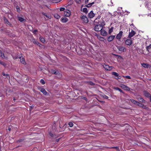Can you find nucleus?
Wrapping results in <instances>:
<instances>
[{"mask_svg": "<svg viewBox=\"0 0 151 151\" xmlns=\"http://www.w3.org/2000/svg\"><path fill=\"white\" fill-rule=\"evenodd\" d=\"M104 25H105V24L104 22L102 23L101 24L96 25L95 26L94 29L96 31H100Z\"/></svg>", "mask_w": 151, "mask_h": 151, "instance_id": "f257e3e1", "label": "nucleus"}, {"mask_svg": "<svg viewBox=\"0 0 151 151\" xmlns=\"http://www.w3.org/2000/svg\"><path fill=\"white\" fill-rule=\"evenodd\" d=\"M13 57L14 59H16L18 58H20V61L24 65H25L26 64V63L24 59L23 58H22V56H21V55H19L17 57H15L13 56Z\"/></svg>", "mask_w": 151, "mask_h": 151, "instance_id": "f03ea898", "label": "nucleus"}, {"mask_svg": "<svg viewBox=\"0 0 151 151\" xmlns=\"http://www.w3.org/2000/svg\"><path fill=\"white\" fill-rule=\"evenodd\" d=\"M81 19L83 23L86 24L88 22V19L86 16L83 15L81 17Z\"/></svg>", "mask_w": 151, "mask_h": 151, "instance_id": "7ed1b4c3", "label": "nucleus"}, {"mask_svg": "<svg viewBox=\"0 0 151 151\" xmlns=\"http://www.w3.org/2000/svg\"><path fill=\"white\" fill-rule=\"evenodd\" d=\"M64 15L65 16L67 17H69L71 14V12L70 10H66L64 12Z\"/></svg>", "mask_w": 151, "mask_h": 151, "instance_id": "20e7f679", "label": "nucleus"}, {"mask_svg": "<svg viewBox=\"0 0 151 151\" xmlns=\"http://www.w3.org/2000/svg\"><path fill=\"white\" fill-rule=\"evenodd\" d=\"M132 43V41L131 39H127L125 41V43L126 45H130Z\"/></svg>", "mask_w": 151, "mask_h": 151, "instance_id": "39448f33", "label": "nucleus"}, {"mask_svg": "<svg viewBox=\"0 0 151 151\" xmlns=\"http://www.w3.org/2000/svg\"><path fill=\"white\" fill-rule=\"evenodd\" d=\"M118 49L121 52H125L126 50L125 47L123 46H119L117 47Z\"/></svg>", "mask_w": 151, "mask_h": 151, "instance_id": "423d86ee", "label": "nucleus"}, {"mask_svg": "<svg viewBox=\"0 0 151 151\" xmlns=\"http://www.w3.org/2000/svg\"><path fill=\"white\" fill-rule=\"evenodd\" d=\"M123 32L122 31H120L116 36V38L118 40H120L122 35Z\"/></svg>", "mask_w": 151, "mask_h": 151, "instance_id": "0eeeda50", "label": "nucleus"}, {"mask_svg": "<svg viewBox=\"0 0 151 151\" xmlns=\"http://www.w3.org/2000/svg\"><path fill=\"white\" fill-rule=\"evenodd\" d=\"M103 67L106 70H111L113 68L112 67H110L108 65H104Z\"/></svg>", "mask_w": 151, "mask_h": 151, "instance_id": "6e6552de", "label": "nucleus"}, {"mask_svg": "<svg viewBox=\"0 0 151 151\" xmlns=\"http://www.w3.org/2000/svg\"><path fill=\"white\" fill-rule=\"evenodd\" d=\"M135 32L133 31V29H132L131 31L129 32L128 37L130 38H131L135 35Z\"/></svg>", "mask_w": 151, "mask_h": 151, "instance_id": "1a4fd4ad", "label": "nucleus"}, {"mask_svg": "<svg viewBox=\"0 0 151 151\" xmlns=\"http://www.w3.org/2000/svg\"><path fill=\"white\" fill-rule=\"evenodd\" d=\"M121 87L122 88L127 91H129L130 90V88L128 87L123 84L121 85Z\"/></svg>", "mask_w": 151, "mask_h": 151, "instance_id": "9d476101", "label": "nucleus"}, {"mask_svg": "<svg viewBox=\"0 0 151 151\" xmlns=\"http://www.w3.org/2000/svg\"><path fill=\"white\" fill-rule=\"evenodd\" d=\"M101 34L103 36H106L107 35V33L104 29H101Z\"/></svg>", "mask_w": 151, "mask_h": 151, "instance_id": "9b49d317", "label": "nucleus"}, {"mask_svg": "<svg viewBox=\"0 0 151 151\" xmlns=\"http://www.w3.org/2000/svg\"><path fill=\"white\" fill-rule=\"evenodd\" d=\"M115 36L113 35L109 36L107 38V41L109 42L112 41L115 38Z\"/></svg>", "mask_w": 151, "mask_h": 151, "instance_id": "f8f14e48", "label": "nucleus"}, {"mask_svg": "<svg viewBox=\"0 0 151 151\" xmlns=\"http://www.w3.org/2000/svg\"><path fill=\"white\" fill-rule=\"evenodd\" d=\"M94 14L93 13L92 11L90 12L88 14V17L90 18H93V17H94Z\"/></svg>", "mask_w": 151, "mask_h": 151, "instance_id": "ddd939ff", "label": "nucleus"}, {"mask_svg": "<svg viewBox=\"0 0 151 151\" xmlns=\"http://www.w3.org/2000/svg\"><path fill=\"white\" fill-rule=\"evenodd\" d=\"M68 19L66 17H62L61 19V21L62 23H65L68 22Z\"/></svg>", "mask_w": 151, "mask_h": 151, "instance_id": "4468645a", "label": "nucleus"}, {"mask_svg": "<svg viewBox=\"0 0 151 151\" xmlns=\"http://www.w3.org/2000/svg\"><path fill=\"white\" fill-rule=\"evenodd\" d=\"M137 105H138L140 107H142L143 108H144L145 109H147V107L145 106L144 105L142 104L139 103L138 102V104H137Z\"/></svg>", "mask_w": 151, "mask_h": 151, "instance_id": "2eb2a0df", "label": "nucleus"}, {"mask_svg": "<svg viewBox=\"0 0 151 151\" xmlns=\"http://www.w3.org/2000/svg\"><path fill=\"white\" fill-rule=\"evenodd\" d=\"M32 42L35 44H36L39 46H40L41 44H40L39 42L35 39H33L32 40Z\"/></svg>", "mask_w": 151, "mask_h": 151, "instance_id": "dca6fc26", "label": "nucleus"}, {"mask_svg": "<svg viewBox=\"0 0 151 151\" xmlns=\"http://www.w3.org/2000/svg\"><path fill=\"white\" fill-rule=\"evenodd\" d=\"M138 96H139V95H137ZM137 99L140 102H144V100L142 98L138 96L137 97Z\"/></svg>", "mask_w": 151, "mask_h": 151, "instance_id": "f3484780", "label": "nucleus"}, {"mask_svg": "<svg viewBox=\"0 0 151 151\" xmlns=\"http://www.w3.org/2000/svg\"><path fill=\"white\" fill-rule=\"evenodd\" d=\"M40 91L44 94H46L47 93L45 90L43 88H40Z\"/></svg>", "mask_w": 151, "mask_h": 151, "instance_id": "a211bd4d", "label": "nucleus"}, {"mask_svg": "<svg viewBox=\"0 0 151 151\" xmlns=\"http://www.w3.org/2000/svg\"><path fill=\"white\" fill-rule=\"evenodd\" d=\"M131 102L133 104L136 105H137V104H138V102H137V101L133 99H131L130 100Z\"/></svg>", "mask_w": 151, "mask_h": 151, "instance_id": "6ab92c4d", "label": "nucleus"}, {"mask_svg": "<svg viewBox=\"0 0 151 151\" xmlns=\"http://www.w3.org/2000/svg\"><path fill=\"white\" fill-rule=\"evenodd\" d=\"M145 68H148L149 65L146 63H143L141 64Z\"/></svg>", "mask_w": 151, "mask_h": 151, "instance_id": "aec40b11", "label": "nucleus"}, {"mask_svg": "<svg viewBox=\"0 0 151 151\" xmlns=\"http://www.w3.org/2000/svg\"><path fill=\"white\" fill-rule=\"evenodd\" d=\"M81 11L83 12L86 14H87L88 12L87 9L86 8H83V9L82 10L81 9Z\"/></svg>", "mask_w": 151, "mask_h": 151, "instance_id": "412c9836", "label": "nucleus"}, {"mask_svg": "<svg viewBox=\"0 0 151 151\" xmlns=\"http://www.w3.org/2000/svg\"><path fill=\"white\" fill-rule=\"evenodd\" d=\"M94 3V2L90 3L89 4H88L86 6L88 7H91L92 5Z\"/></svg>", "mask_w": 151, "mask_h": 151, "instance_id": "4be33fe9", "label": "nucleus"}, {"mask_svg": "<svg viewBox=\"0 0 151 151\" xmlns=\"http://www.w3.org/2000/svg\"><path fill=\"white\" fill-rule=\"evenodd\" d=\"M40 41L43 43H45V40L44 38L42 37H40Z\"/></svg>", "mask_w": 151, "mask_h": 151, "instance_id": "5701e85b", "label": "nucleus"}, {"mask_svg": "<svg viewBox=\"0 0 151 151\" xmlns=\"http://www.w3.org/2000/svg\"><path fill=\"white\" fill-rule=\"evenodd\" d=\"M98 38L101 41H104V37L100 36H98Z\"/></svg>", "mask_w": 151, "mask_h": 151, "instance_id": "b1692460", "label": "nucleus"}, {"mask_svg": "<svg viewBox=\"0 0 151 151\" xmlns=\"http://www.w3.org/2000/svg\"><path fill=\"white\" fill-rule=\"evenodd\" d=\"M42 14L43 15L45 16L48 19H50L51 18V16H48L46 14V13H45L44 12H42Z\"/></svg>", "mask_w": 151, "mask_h": 151, "instance_id": "393cba45", "label": "nucleus"}, {"mask_svg": "<svg viewBox=\"0 0 151 151\" xmlns=\"http://www.w3.org/2000/svg\"><path fill=\"white\" fill-rule=\"evenodd\" d=\"M54 17L57 19H59L60 18V16L58 14H56L54 15Z\"/></svg>", "mask_w": 151, "mask_h": 151, "instance_id": "a878e982", "label": "nucleus"}, {"mask_svg": "<svg viewBox=\"0 0 151 151\" xmlns=\"http://www.w3.org/2000/svg\"><path fill=\"white\" fill-rule=\"evenodd\" d=\"M18 18L20 22H23L24 20V19H23V18H22V17H18Z\"/></svg>", "mask_w": 151, "mask_h": 151, "instance_id": "bb28decb", "label": "nucleus"}, {"mask_svg": "<svg viewBox=\"0 0 151 151\" xmlns=\"http://www.w3.org/2000/svg\"><path fill=\"white\" fill-rule=\"evenodd\" d=\"M0 56L3 58H5L4 54L3 53L1 50H0Z\"/></svg>", "mask_w": 151, "mask_h": 151, "instance_id": "cd10ccee", "label": "nucleus"}, {"mask_svg": "<svg viewBox=\"0 0 151 151\" xmlns=\"http://www.w3.org/2000/svg\"><path fill=\"white\" fill-rule=\"evenodd\" d=\"M113 27H111V28H110L109 31V34H110L111 32H112L113 31Z\"/></svg>", "mask_w": 151, "mask_h": 151, "instance_id": "c85d7f7f", "label": "nucleus"}, {"mask_svg": "<svg viewBox=\"0 0 151 151\" xmlns=\"http://www.w3.org/2000/svg\"><path fill=\"white\" fill-rule=\"evenodd\" d=\"M101 97L104 98L105 99H108V97L106 96V95H100Z\"/></svg>", "mask_w": 151, "mask_h": 151, "instance_id": "c756f323", "label": "nucleus"}, {"mask_svg": "<svg viewBox=\"0 0 151 151\" xmlns=\"http://www.w3.org/2000/svg\"><path fill=\"white\" fill-rule=\"evenodd\" d=\"M115 90L118 91L120 92V93H123L122 91L119 88H115Z\"/></svg>", "mask_w": 151, "mask_h": 151, "instance_id": "7c9ffc66", "label": "nucleus"}, {"mask_svg": "<svg viewBox=\"0 0 151 151\" xmlns=\"http://www.w3.org/2000/svg\"><path fill=\"white\" fill-rule=\"evenodd\" d=\"M130 27L131 29H134L136 27H134V26L133 24H132L130 25Z\"/></svg>", "mask_w": 151, "mask_h": 151, "instance_id": "2f4dec72", "label": "nucleus"}, {"mask_svg": "<svg viewBox=\"0 0 151 151\" xmlns=\"http://www.w3.org/2000/svg\"><path fill=\"white\" fill-rule=\"evenodd\" d=\"M112 74L116 77L118 76L119 75V74L116 72H113L112 73Z\"/></svg>", "mask_w": 151, "mask_h": 151, "instance_id": "473e14b6", "label": "nucleus"}, {"mask_svg": "<svg viewBox=\"0 0 151 151\" xmlns=\"http://www.w3.org/2000/svg\"><path fill=\"white\" fill-rule=\"evenodd\" d=\"M150 49H151V45H150L149 46L147 47V49L148 51H150Z\"/></svg>", "mask_w": 151, "mask_h": 151, "instance_id": "72a5a7b5", "label": "nucleus"}, {"mask_svg": "<svg viewBox=\"0 0 151 151\" xmlns=\"http://www.w3.org/2000/svg\"><path fill=\"white\" fill-rule=\"evenodd\" d=\"M51 72L53 74H54L55 75H57L59 73L58 72H56L55 70H53Z\"/></svg>", "mask_w": 151, "mask_h": 151, "instance_id": "f704fd0d", "label": "nucleus"}, {"mask_svg": "<svg viewBox=\"0 0 151 151\" xmlns=\"http://www.w3.org/2000/svg\"><path fill=\"white\" fill-rule=\"evenodd\" d=\"M40 82L43 85H44L45 83V82L44 81L43 79H41L40 81Z\"/></svg>", "mask_w": 151, "mask_h": 151, "instance_id": "c9c22d12", "label": "nucleus"}, {"mask_svg": "<svg viewBox=\"0 0 151 151\" xmlns=\"http://www.w3.org/2000/svg\"><path fill=\"white\" fill-rule=\"evenodd\" d=\"M68 125L70 127H72L73 126V124L71 122H70L68 123Z\"/></svg>", "mask_w": 151, "mask_h": 151, "instance_id": "e433bc0d", "label": "nucleus"}, {"mask_svg": "<svg viewBox=\"0 0 151 151\" xmlns=\"http://www.w3.org/2000/svg\"><path fill=\"white\" fill-rule=\"evenodd\" d=\"M123 77H124V78H128V79H131V78L129 76H123Z\"/></svg>", "mask_w": 151, "mask_h": 151, "instance_id": "4c0bfd02", "label": "nucleus"}, {"mask_svg": "<svg viewBox=\"0 0 151 151\" xmlns=\"http://www.w3.org/2000/svg\"><path fill=\"white\" fill-rule=\"evenodd\" d=\"M2 74L4 76H5V77H7V76H9V75L8 74H5L4 73H2Z\"/></svg>", "mask_w": 151, "mask_h": 151, "instance_id": "58836bf2", "label": "nucleus"}, {"mask_svg": "<svg viewBox=\"0 0 151 151\" xmlns=\"http://www.w3.org/2000/svg\"><path fill=\"white\" fill-rule=\"evenodd\" d=\"M110 148H115L117 150H119V148H118V147H110Z\"/></svg>", "mask_w": 151, "mask_h": 151, "instance_id": "ea45409f", "label": "nucleus"}, {"mask_svg": "<svg viewBox=\"0 0 151 151\" xmlns=\"http://www.w3.org/2000/svg\"><path fill=\"white\" fill-rule=\"evenodd\" d=\"M65 9L64 8L62 7L60 8V11H64L65 10Z\"/></svg>", "mask_w": 151, "mask_h": 151, "instance_id": "a19ab883", "label": "nucleus"}, {"mask_svg": "<svg viewBox=\"0 0 151 151\" xmlns=\"http://www.w3.org/2000/svg\"><path fill=\"white\" fill-rule=\"evenodd\" d=\"M17 10L18 12H19L20 11V9L18 7H17Z\"/></svg>", "mask_w": 151, "mask_h": 151, "instance_id": "79ce46f5", "label": "nucleus"}, {"mask_svg": "<svg viewBox=\"0 0 151 151\" xmlns=\"http://www.w3.org/2000/svg\"><path fill=\"white\" fill-rule=\"evenodd\" d=\"M147 95V96H147V97H150V101L151 102V95Z\"/></svg>", "mask_w": 151, "mask_h": 151, "instance_id": "37998d69", "label": "nucleus"}, {"mask_svg": "<svg viewBox=\"0 0 151 151\" xmlns=\"http://www.w3.org/2000/svg\"><path fill=\"white\" fill-rule=\"evenodd\" d=\"M4 21L6 23H7L8 24L9 23L8 21L6 19L4 20Z\"/></svg>", "mask_w": 151, "mask_h": 151, "instance_id": "c03bdc74", "label": "nucleus"}, {"mask_svg": "<svg viewBox=\"0 0 151 151\" xmlns=\"http://www.w3.org/2000/svg\"><path fill=\"white\" fill-rule=\"evenodd\" d=\"M117 78H116V79H120L121 78V76H117Z\"/></svg>", "mask_w": 151, "mask_h": 151, "instance_id": "a18cd8bd", "label": "nucleus"}, {"mask_svg": "<svg viewBox=\"0 0 151 151\" xmlns=\"http://www.w3.org/2000/svg\"><path fill=\"white\" fill-rule=\"evenodd\" d=\"M23 140L22 139H19V140H17V142H22L23 141Z\"/></svg>", "mask_w": 151, "mask_h": 151, "instance_id": "49530a36", "label": "nucleus"}, {"mask_svg": "<svg viewBox=\"0 0 151 151\" xmlns=\"http://www.w3.org/2000/svg\"><path fill=\"white\" fill-rule=\"evenodd\" d=\"M89 0H85V3L86 4H87L88 3Z\"/></svg>", "mask_w": 151, "mask_h": 151, "instance_id": "de8ad7c7", "label": "nucleus"}, {"mask_svg": "<svg viewBox=\"0 0 151 151\" xmlns=\"http://www.w3.org/2000/svg\"><path fill=\"white\" fill-rule=\"evenodd\" d=\"M37 32V30H35L33 31V33H34V34H36Z\"/></svg>", "mask_w": 151, "mask_h": 151, "instance_id": "09e8293b", "label": "nucleus"}, {"mask_svg": "<svg viewBox=\"0 0 151 151\" xmlns=\"http://www.w3.org/2000/svg\"><path fill=\"white\" fill-rule=\"evenodd\" d=\"M99 18H97L96 19H95L94 20V21L95 22H97V19H99Z\"/></svg>", "mask_w": 151, "mask_h": 151, "instance_id": "8fccbe9b", "label": "nucleus"}, {"mask_svg": "<svg viewBox=\"0 0 151 151\" xmlns=\"http://www.w3.org/2000/svg\"><path fill=\"white\" fill-rule=\"evenodd\" d=\"M90 84L91 85H93V82H90Z\"/></svg>", "mask_w": 151, "mask_h": 151, "instance_id": "3c124183", "label": "nucleus"}, {"mask_svg": "<svg viewBox=\"0 0 151 151\" xmlns=\"http://www.w3.org/2000/svg\"><path fill=\"white\" fill-rule=\"evenodd\" d=\"M97 1H98L99 3L100 2V0H95V2H96Z\"/></svg>", "mask_w": 151, "mask_h": 151, "instance_id": "603ef678", "label": "nucleus"}, {"mask_svg": "<svg viewBox=\"0 0 151 151\" xmlns=\"http://www.w3.org/2000/svg\"><path fill=\"white\" fill-rule=\"evenodd\" d=\"M149 94V93L147 92H145V94H147V95Z\"/></svg>", "mask_w": 151, "mask_h": 151, "instance_id": "864d4df0", "label": "nucleus"}, {"mask_svg": "<svg viewBox=\"0 0 151 151\" xmlns=\"http://www.w3.org/2000/svg\"><path fill=\"white\" fill-rule=\"evenodd\" d=\"M119 58H120V59H122V57L121 56H119Z\"/></svg>", "mask_w": 151, "mask_h": 151, "instance_id": "5fc2aeb1", "label": "nucleus"}, {"mask_svg": "<svg viewBox=\"0 0 151 151\" xmlns=\"http://www.w3.org/2000/svg\"><path fill=\"white\" fill-rule=\"evenodd\" d=\"M83 99L87 101V99L86 97H84Z\"/></svg>", "mask_w": 151, "mask_h": 151, "instance_id": "6e6d98bb", "label": "nucleus"}, {"mask_svg": "<svg viewBox=\"0 0 151 151\" xmlns=\"http://www.w3.org/2000/svg\"><path fill=\"white\" fill-rule=\"evenodd\" d=\"M33 106H30V108L31 109H32L33 108Z\"/></svg>", "mask_w": 151, "mask_h": 151, "instance_id": "4d7b16f0", "label": "nucleus"}, {"mask_svg": "<svg viewBox=\"0 0 151 151\" xmlns=\"http://www.w3.org/2000/svg\"><path fill=\"white\" fill-rule=\"evenodd\" d=\"M8 129V130H9V131H10V130H11V128H9Z\"/></svg>", "mask_w": 151, "mask_h": 151, "instance_id": "13d9d810", "label": "nucleus"}, {"mask_svg": "<svg viewBox=\"0 0 151 151\" xmlns=\"http://www.w3.org/2000/svg\"><path fill=\"white\" fill-rule=\"evenodd\" d=\"M78 3H79L80 2V0H78V1H77Z\"/></svg>", "mask_w": 151, "mask_h": 151, "instance_id": "bf43d9fd", "label": "nucleus"}, {"mask_svg": "<svg viewBox=\"0 0 151 151\" xmlns=\"http://www.w3.org/2000/svg\"><path fill=\"white\" fill-rule=\"evenodd\" d=\"M111 3L112 4H113V3H112V1H111Z\"/></svg>", "mask_w": 151, "mask_h": 151, "instance_id": "052dcab7", "label": "nucleus"}, {"mask_svg": "<svg viewBox=\"0 0 151 151\" xmlns=\"http://www.w3.org/2000/svg\"><path fill=\"white\" fill-rule=\"evenodd\" d=\"M109 5L110 6H112L113 5Z\"/></svg>", "mask_w": 151, "mask_h": 151, "instance_id": "680f3d73", "label": "nucleus"}, {"mask_svg": "<svg viewBox=\"0 0 151 151\" xmlns=\"http://www.w3.org/2000/svg\"><path fill=\"white\" fill-rule=\"evenodd\" d=\"M1 63V62L0 61V64Z\"/></svg>", "mask_w": 151, "mask_h": 151, "instance_id": "e2e57ef3", "label": "nucleus"}]
</instances>
